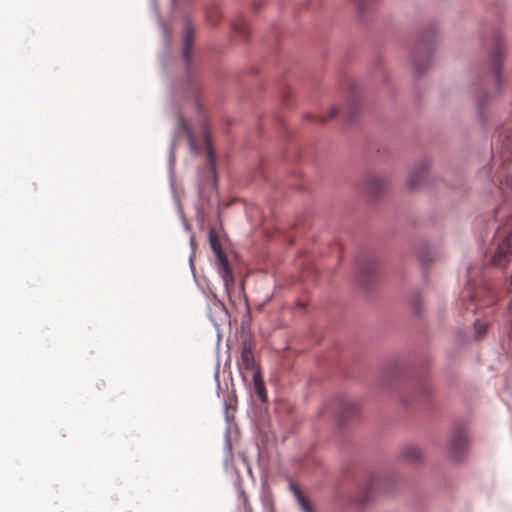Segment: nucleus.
Listing matches in <instances>:
<instances>
[{
    "instance_id": "obj_1",
    "label": "nucleus",
    "mask_w": 512,
    "mask_h": 512,
    "mask_svg": "<svg viewBox=\"0 0 512 512\" xmlns=\"http://www.w3.org/2000/svg\"><path fill=\"white\" fill-rule=\"evenodd\" d=\"M183 129L186 132L187 138L189 140L190 146L194 151H198L200 149H203L207 156V167L209 170V173L211 176L215 179L216 172H215V156L213 152V147L210 139V134L208 131L207 124H203V139L202 143H198L195 139V136L191 129L188 127V125L183 121L182 122Z\"/></svg>"
},
{
    "instance_id": "obj_2",
    "label": "nucleus",
    "mask_w": 512,
    "mask_h": 512,
    "mask_svg": "<svg viewBox=\"0 0 512 512\" xmlns=\"http://www.w3.org/2000/svg\"><path fill=\"white\" fill-rule=\"evenodd\" d=\"M512 261V233L507 234L498 244L492 257L493 265L506 267Z\"/></svg>"
},
{
    "instance_id": "obj_3",
    "label": "nucleus",
    "mask_w": 512,
    "mask_h": 512,
    "mask_svg": "<svg viewBox=\"0 0 512 512\" xmlns=\"http://www.w3.org/2000/svg\"><path fill=\"white\" fill-rule=\"evenodd\" d=\"M500 190L503 197V203L496 208V214L500 215L506 208L512 211V176L507 175L504 180L500 181Z\"/></svg>"
},
{
    "instance_id": "obj_4",
    "label": "nucleus",
    "mask_w": 512,
    "mask_h": 512,
    "mask_svg": "<svg viewBox=\"0 0 512 512\" xmlns=\"http://www.w3.org/2000/svg\"><path fill=\"white\" fill-rule=\"evenodd\" d=\"M210 244H211L212 249L216 252L218 260L220 262L222 277L227 282L228 278H232V272H231V269L229 267V264H228V261L226 259V256L223 253V251L221 250L220 243L212 235L210 236Z\"/></svg>"
},
{
    "instance_id": "obj_5",
    "label": "nucleus",
    "mask_w": 512,
    "mask_h": 512,
    "mask_svg": "<svg viewBox=\"0 0 512 512\" xmlns=\"http://www.w3.org/2000/svg\"><path fill=\"white\" fill-rule=\"evenodd\" d=\"M428 167L427 160H421L417 167L413 169L411 174L407 179V187L409 189H415L420 185V182L423 179L424 173Z\"/></svg>"
},
{
    "instance_id": "obj_6",
    "label": "nucleus",
    "mask_w": 512,
    "mask_h": 512,
    "mask_svg": "<svg viewBox=\"0 0 512 512\" xmlns=\"http://www.w3.org/2000/svg\"><path fill=\"white\" fill-rule=\"evenodd\" d=\"M359 413V407L355 402L342 399L339 404V417L341 421H346L348 418L355 416Z\"/></svg>"
},
{
    "instance_id": "obj_7",
    "label": "nucleus",
    "mask_w": 512,
    "mask_h": 512,
    "mask_svg": "<svg viewBox=\"0 0 512 512\" xmlns=\"http://www.w3.org/2000/svg\"><path fill=\"white\" fill-rule=\"evenodd\" d=\"M238 364L241 369L247 371H252L255 368L254 354L249 345L244 344Z\"/></svg>"
},
{
    "instance_id": "obj_8",
    "label": "nucleus",
    "mask_w": 512,
    "mask_h": 512,
    "mask_svg": "<svg viewBox=\"0 0 512 512\" xmlns=\"http://www.w3.org/2000/svg\"><path fill=\"white\" fill-rule=\"evenodd\" d=\"M467 436L463 432L455 433L452 437L451 450L455 457H459L467 445Z\"/></svg>"
},
{
    "instance_id": "obj_9",
    "label": "nucleus",
    "mask_w": 512,
    "mask_h": 512,
    "mask_svg": "<svg viewBox=\"0 0 512 512\" xmlns=\"http://www.w3.org/2000/svg\"><path fill=\"white\" fill-rule=\"evenodd\" d=\"M290 489L293 492L302 512H315L310 501L302 494L301 490L294 483H290Z\"/></svg>"
},
{
    "instance_id": "obj_10",
    "label": "nucleus",
    "mask_w": 512,
    "mask_h": 512,
    "mask_svg": "<svg viewBox=\"0 0 512 512\" xmlns=\"http://www.w3.org/2000/svg\"><path fill=\"white\" fill-rule=\"evenodd\" d=\"M194 27L191 23H186L185 30H184V49H183V56L186 61H189V54L190 50L192 48L193 39H194Z\"/></svg>"
},
{
    "instance_id": "obj_11",
    "label": "nucleus",
    "mask_w": 512,
    "mask_h": 512,
    "mask_svg": "<svg viewBox=\"0 0 512 512\" xmlns=\"http://www.w3.org/2000/svg\"><path fill=\"white\" fill-rule=\"evenodd\" d=\"M402 456L406 459L417 461L421 457V451L415 446H407L403 449Z\"/></svg>"
},
{
    "instance_id": "obj_12",
    "label": "nucleus",
    "mask_w": 512,
    "mask_h": 512,
    "mask_svg": "<svg viewBox=\"0 0 512 512\" xmlns=\"http://www.w3.org/2000/svg\"><path fill=\"white\" fill-rule=\"evenodd\" d=\"M378 486H379V481H378V480H374V481H372V482L369 484V488H368V490H367V491H365V492H364V494H363L361 497L357 498V499H356V502H357L359 505H365V504L369 501V499H370V497H371V495H372V490H373L374 488H377Z\"/></svg>"
},
{
    "instance_id": "obj_13",
    "label": "nucleus",
    "mask_w": 512,
    "mask_h": 512,
    "mask_svg": "<svg viewBox=\"0 0 512 512\" xmlns=\"http://www.w3.org/2000/svg\"><path fill=\"white\" fill-rule=\"evenodd\" d=\"M254 386H255V390H256V393H257L258 397L261 400H265L266 399V392H265L264 383L260 379L258 374L254 375Z\"/></svg>"
},
{
    "instance_id": "obj_14",
    "label": "nucleus",
    "mask_w": 512,
    "mask_h": 512,
    "mask_svg": "<svg viewBox=\"0 0 512 512\" xmlns=\"http://www.w3.org/2000/svg\"><path fill=\"white\" fill-rule=\"evenodd\" d=\"M367 186L372 194H376L382 187V181L378 177H371L367 180Z\"/></svg>"
},
{
    "instance_id": "obj_15",
    "label": "nucleus",
    "mask_w": 512,
    "mask_h": 512,
    "mask_svg": "<svg viewBox=\"0 0 512 512\" xmlns=\"http://www.w3.org/2000/svg\"><path fill=\"white\" fill-rule=\"evenodd\" d=\"M500 62H501V51L499 49H497L494 54V67H493L496 79L499 78V74H500Z\"/></svg>"
},
{
    "instance_id": "obj_16",
    "label": "nucleus",
    "mask_w": 512,
    "mask_h": 512,
    "mask_svg": "<svg viewBox=\"0 0 512 512\" xmlns=\"http://www.w3.org/2000/svg\"><path fill=\"white\" fill-rule=\"evenodd\" d=\"M355 7L358 15H363L368 7L366 0H354Z\"/></svg>"
},
{
    "instance_id": "obj_17",
    "label": "nucleus",
    "mask_w": 512,
    "mask_h": 512,
    "mask_svg": "<svg viewBox=\"0 0 512 512\" xmlns=\"http://www.w3.org/2000/svg\"><path fill=\"white\" fill-rule=\"evenodd\" d=\"M359 274L360 278L372 276L374 274V266L369 264L366 267H360Z\"/></svg>"
},
{
    "instance_id": "obj_18",
    "label": "nucleus",
    "mask_w": 512,
    "mask_h": 512,
    "mask_svg": "<svg viewBox=\"0 0 512 512\" xmlns=\"http://www.w3.org/2000/svg\"><path fill=\"white\" fill-rule=\"evenodd\" d=\"M233 29L235 32L245 36L247 34V25L244 21L233 24Z\"/></svg>"
},
{
    "instance_id": "obj_19",
    "label": "nucleus",
    "mask_w": 512,
    "mask_h": 512,
    "mask_svg": "<svg viewBox=\"0 0 512 512\" xmlns=\"http://www.w3.org/2000/svg\"><path fill=\"white\" fill-rule=\"evenodd\" d=\"M487 330V325L480 324L479 328L477 329V337L480 338Z\"/></svg>"
},
{
    "instance_id": "obj_20",
    "label": "nucleus",
    "mask_w": 512,
    "mask_h": 512,
    "mask_svg": "<svg viewBox=\"0 0 512 512\" xmlns=\"http://www.w3.org/2000/svg\"><path fill=\"white\" fill-rule=\"evenodd\" d=\"M337 113H338L337 109H333V110L331 111V116L333 117V116H335Z\"/></svg>"
},
{
    "instance_id": "obj_21",
    "label": "nucleus",
    "mask_w": 512,
    "mask_h": 512,
    "mask_svg": "<svg viewBox=\"0 0 512 512\" xmlns=\"http://www.w3.org/2000/svg\"><path fill=\"white\" fill-rule=\"evenodd\" d=\"M416 71H417V73H421L422 69L419 66H416Z\"/></svg>"
},
{
    "instance_id": "obj_22",
    "label": "nucleus",
    "mask_w": 512,
    "mask_h": 512,
    "mask_svg": "<svg viewBox=\"0 0 512 512\" xmlns=\"http://www.w3.org/2000/svg\"><path fill=\"white\" fill-rule=\"evenodd\" d=\"M510 284L512 286V273H511V276H510Z\"/></svg>"
}]
</instances>
